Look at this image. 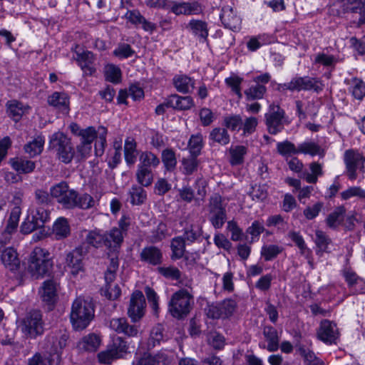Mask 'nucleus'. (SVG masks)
I'll return each mask as SVG.
<instances>
[{
    "mask_svg": "<svg viewBox=\"0 0 365 365\" xmlns=\"http://www.w3.org/2000/svg\"><path fill=\"white\" fill-rule=\"evenodd\" d=\"M51 195L64 208L73 209L78 207L86 210L94 206L95 201L88 194L79 195L77 191L70 189L65 181L54 185L50 190Z\"/></svg>",
    "mask_w": 365,
    "mask_h": 365,
    "instance_id": "nucleus-1",
    "label": "nucleus"
},
{
    "mask_svg": "<svg viewBox=\"0 0 365 365\" xmlns=\"http://www.w3.org/2000/svg\"><path fill=\"white\" fill-rule=\"evenodd\" d=\"M52 267L53 262L49 252L45 249L35 247L28 260L27 270L31 277L35 279L42 278L49 274Z\"/></svg>",
    "mask_w": 365,
    "mask_h": 365,
    "instance_id": "nucleus-2",
    "label": "nucleus"
},
{
    "mask_svg": "<svg viewBox=\"0 0 365 365\" xmlns=\"http://www.w3.org/2000/svg\"><path fill=\"white\" fill-rule=\"evenodd\" d=\"M94 317V307L91 301L77 298L72 304L71 322L75 330H83Z\"/></svg>",
    "mask_w": 365,
    "mask_h": 365,
    "instance_id": "nucleus-3",
    "label": "nucleus"
},
{
    "mask_svg": "<svg viewBox=\"0 0 365 365\" xmlns=\"http://www.w3.org/2000/svg\"><path fill=\"white\" fill-rule=\"evenodd\" d=\"M194 304L192 295L185 289L175 292L169 302V312L177 319L186 317Z\"/></svg>",
    "mask_w": 365,
    "mask_h": 365,
    "instance_id": "nucleus-4",
    "label": "nucleus"
},
{
    "mask_svg": "<svg viewBox=\"0 0 365 365\" xmlns=\"http://www.w3.org/2000/svg\"><path fill=\"white\" fill-rule=\"evenodd\" d=\"M207 209L211 225L215 229L222 228L227 220V212L221 195L217 193L212 195L209 199Z\"/></svg>",
    "mask_w": 365,
    "mask_h": 365,
    "instance_id": "nucleus-5",
    "label": "nucleus"
},
{
    "mask_svg": "<svg viewBox=\"0 0 365 365\" xmlns=\"http://www.w3.org/2000/svg\"><path fill=\"white\" fill-rule=\"evenodd\" d=\"M50 144L55 150L59 160L66 164L71 162L75 152L70 138L62 133H56L53 135Z\"/></svg>",
    "mask_w": 365,
    "mask_h": 365,
    "instance_id": "nucleus-6",
    "label": "nucleus"
},
{
    "mask_svg": "<svg viewBox=\"0 0 365 365\" xmlns=\"http://www.w3.org/2000/svg\"><path fill=\"white\" fill-rule=\"evenodd\" d=\"M88 252V247L83 243L66 254L65 268L73 277L85 271L83 259Z\"/></svg>",
    "mask_w": 365,
    "mask_h": 365,
    "instance_id": "nucleus-7",
    "label": "nucleus"
},
{
    "mask_svg": "<svg viewBox=\"0 0 365 365\" xmlns=\"http://www.w3.org/2000/svg\"><path fill=\"white\" fill-rule=\"evenodd\" d=\"M22 332L31 338H36L43 333L42 314L38 310L29 312L21 320L20 324Z\"/></svg>",
    "mask_w": 365,
    "mask_h": 365,
    "instance_id": "nucleus-8",
    "label": "nucleus"
},
{
    "mask_svg": "<svg viewBox=\"0 0 365 365\" xmlns=\"http://www.w3.org/2000/svg\"><path fill=\"white\" fill-rule=\"evenodd\" d=\"M264 117L267 130L271 135H276L284 129L285 112L279 105H269Z\"/></svg>",
    "mask_w": 365,
    "mask_h": 365,
    "instance_id": "nucleus-9",
    "label": "nucleus"
},
{
    "mask_svg": "<svg viewBox=\"0 0 365 365\" xmlns=\"http://www.w3.org/2000/svg\"><path fill=\"white\" fill-rule=\"evenodd\" d=\"M146 302L141 291L135 290L130 296L127 314L131 322H140L145 314Z\"/></svg>",
    "mask_w": 365,
    "mask_h": 365,
    "instance_id": "nucleus-10",
    "label": "nucleus"
},
{
    "mask_svg": "<svg viewBox=\"0 0 365 365\" xmlns=\"http://www.w3.org/2000/svg\"><path fill=\"white\" fill-rule=\"evenodd\" d=\"M344 160L346 165L347 175L351 180L357 178L356 170L364 173L365 158L359 152L350 149L345 151Z\"/></svg>",
    "mask_w": 365,
    "mask_h": 365,
    "instance_id": "nucleus-11",
    "label": "nucleus"
},
{
    "mask_svg": "<svg viewBox=\"0 0 365 365\" xmlns=\"http://www.w3.org/2000/svg\"><path fill=\"white\" fill-rule=\"evenodd\" d=\"M237 308V302L232 299H225L217 304L208 306L207 315L212 319H226L233 314Z\"/></svg>",
    "mask_w": 365,
    "mask_h": 365,
    "instance_id": "nucleus-12",
    "label": "nucleus"
},
{
    "mask_svg": "<svg viewBox=\"0 0 365 365\" xmlns=\"http://www.w3.org/2000/svg\"><path fill=\"white\" fill-rule=\"evenodd\" d=\"M317 334L318 339L328 345L336 344L339 335L336 324L328 319L321 322Z\"/></svg>",
    "mask_w": 365,
    "mask_h": 365,
    "instance_id": "nucleus-13",
    "label": "nucleus"
},
{
    "mask_svg": "<svg viewBox=\"0 0 365 365\" xmlns=\"http://www.w3.org/2000/svg\"><path fill=\"white\" fill-rule=\"evenodd\" d=\"M223 26L233 31H237L241 28L242 19L237 11L231 6H225L222 8L220 15Z\"/></svg>",
    "mask_w": 365,
    "mask_h": 365,
    "instance_id": "nucleus-14",
    "label": "nucleus"
},
{
    "mask_svg": "<svg viewBox=\"0 0 365 365\" xmlns=\"http://www.w3.org/2000/svg\"><path fill=\"white\" fill-rule=\"evenodd\" d=\"M262 334L267 344H259V347L270 352L277 351L279 348L280 341V334L278 331L271 325H264L262 327Z\"/></svg>",
    "mask_w": 365,
    "mask_h": 365,
    "instance_id": "nucleus-15",
    "label": "nucleus"
},
{
    "mask_svg": "<svg viewBox=\"0 0 365 365\" xmlns=\"http://www.w3.org/2000/svg\"><path fill=\"white\" fill-rule=\"evenodd\" d=\"M167 10L170 11L175 15L198 14L202 11L200 6L196 2H177L173 1H169Z\"/></svg>",
    "mask_w": 365,
    "mask_h": 365,
    "instance_id": "nucleus-16",
    "label": "nucleus"
},
{
    "mask_svg": "<svg viewBox=\"0 0 365 365\" xmlns=\"http://www.w3.org/2000/svg\"><path fill=\"white\" fill-rule=\"evenodd\" d=\"M292 84L294 91H297L314 90L318 93L322 90V84L320 81L309 76L295 77L292 78Z\"/></svg>",
    "mask_w": 365,
    "mask_h": 365,
    "instance_id": "nucleus-17",
    "label": "nucleus"
},
{
    "mask_svg": "<svg viewBox=\"0 0 365 365\" xmlns=\"http://www.w3.org/2000/svg\"><path fill=\"white\" fill-rule=\"evenodd\" d=\"M163 252L157 247L148 246L144 247L140 253V259L142 262L156 266L163 262Z\"/></svg>",
    "mask_w": 365,
    "mask_h": 365,
    "instance_id": "nucleus-18",
    "label": "nucleus"
},
{
    "mask_svg": "<svg viewBox=\"0 0 365 365\" xmlns=\"http://www.w3.org/2000/svg\"><path fill=\"white\" fill-rule=\"evenodd\" d=\"M125 18L135 26L141 25L142 29L148 32L153 33L156 30V25L148 21L138 10H129L126 12Z\"/></svg>",
    "mask_w": 365,
    "mask_h": 365,
    "instance_id": "nucleus-19",
    "label": "nucleus"
},
{
    "mask_svg": "<svg viewBox=\"0 0 365 365\" xmlns=\"http://www.w3.org/2000/svg\"><path fill=\"white\" fill-rule=\"evenodd\" d=\"M6 113L9 118L19 122L22 116L28 113L29 106L17 100H11L6 103Z\"/></svg>",
    "mask_w": 365,
    "mask_h": 365,
    "instance_id": "nucleus-20",
    "label": "nucleus"
},
{
    "mask_svg": "<svg viewBox=\"0 0 365 365\" xmlns=\"http://www.w3.org/2000/svg\"><path fill=\"white\" fill-rule=\"evenodd\" d=\"M169 360L166 354L158 353L153 356L144 353L143 356H136L132 365H168Z\"/></svg>",
    "mask_w": 365,
    "mask_h": 365,
    "instance_id": "nucleus-21",
    "label": "nucleus"
},
{
    "mask_svg": "<svg viewBox=\"0 0 365 365\" xmlns=\"http://www.w3.org/2000/svg\"><path fill=\"white\" fill-rule=\"evenodd\" d=\"M1 259L4 266L11 271L16 270L20 267V259L16 250L13 247H6L1 255Z\"/></svg>",
    "mask_w": 365,
    "mask_h": 365,
    "instance_id": "nucleus-22",
    "label": "nucleus"
},
{
    "mask_svg": "<svg viewBox=\"0 0 365 365\" xmlns=\"http://www.w3.org/2000/svg\"><path fill=\"white\" fill-rule=\"evenodd\" d=\"M194 106V101L190 96H180L173 94L167 99V107L177 110H189Z\"/></svg>",
    "mask_w": 365,
    "mask_h": 365,
    "instance_id": "nucleus-23",
    "label": "nucleus"
},
{
    "mask_svg": "<svg viewBox=\"0 0 365 365\" xmlns=\"http://www.w3.org/2000/svg\"><path fill=\"white\" fill-rule=\"evenodd\" d=\"M40 293L43 302L48 304H53L58 298L56 282L52 279L45 281L43 283Z\"/></svg>",
    "mask_w": 365,
    "mask_h": 365,
    "instance_id": "nucleus-24",
    "label": "nucleus"
},
{
    "mask_svg": "<svg viewBox=\"0 0 365 365\" xmlns=\"http://www.w3.org/2000/svg\"><path fill=\"white\" fill-rule=\"evenodd\" d=\"M173 81L176 90L182 93H191L195 88V80L186 75H177Z\"/></svg>",
    "mask_w": 365,
    "mask_h": 365,
    "instance_id": "nucleus-25",
    "label": "nucleus"
},
{
    "mask_svg": "<svg viewBox=\"0 0 365 365\" xmlns=\"http://www.w3.org/2000/svg\"><path fill=\"white\" fill-rule=\"evenodd\" d=\"M188 26L192 34L197 36L200 42L205 43L207 41L209 29L205 21L192 19L189 22Z\"/></svg>",
    "mask_w": 365,
    "mask_h": 365,
    "instance_id": "nucleus-26",
    "label": "nucleus"
},
{
    "mask_svg": "<svg viewBox=\"0 0 365 365\" xmlns=\"http://www.w3.org/2000/svg\"><path fill=\"white\" fill-rule=\"evenodd\" d=\"M101 344V339L95 334L83 336L78 343V349L83 351H96Z\"/></svg>",
    "mask_w": 365,
    "mask_h": 365,
    "instance_id": "nucleus-27",
    "label": "nucleus"
},
{
    "mask_svg": "<svg viewBox=\"0 0 365 365\" xmlns=\"http://www.w3.org/2000/svg\"><path fill=\"white\" fill-rule=\"evenodd\" d=\"M298 154L309 155L311 156H324V150L314 141H304L297 145Z\"/></svg>",
    "mask_w": 365,
    "mask_h": 365,
    "instance_id": "nucleus-28",
    "label": "nucleus"
},
{
    "mask_svg": "<svg viewBox=\"0 0 365 365\" xmlns=\"http://www.w3.org/2000/svg\"><path fill=\"white\" fill-rule=\"evenodd\" d=\"M298 354L304 359L307 365H324V362L319 359L313 351L302 343H298L296 345Z\"/></svg>",
    "mask_w": 365,
    "mask_h": 365,
    "instance_id": "nucleus-29",
    "label": "nucleus"
},
{
    "mask_svg": "<svg viewBox=\"0 0 365 365\" xmlns=\"http://www.w3.org/2000/svg\"><path fill=\"white\" fill-rule=\"evenodd\" d=\"M53 233L56 240L66 238L71 233L68 222L65 217L58 218L53 225Z\"/></svg>",
    "mask_w": 365,
    "mask_h": 365,
    "instance_id": "nucleus-30",
    "label": "nucleus"
},
{
    "mask_svg": "<svg viewBox=\"0 0 365 365\" xmlns=\"http://www.w3.org/2000/svg\"><path fill=\"white\" fill-rule=\"evenodd\" d=\"M160 159L150 151H144L140 154L138 167L145 169L155 168L160 164Z\"/></svg>",
    "mask_w": 365,
    "mask_h": 365,
    "instance_id": "nucleus-31",
    "label": "nucleus"
},
{
    "mask_svg": "<svg viewBox=\"0 0 365 365\" xmlns=\"http://www.w3.org/2000/svg\"><path fill=\"white\" fill-rule=\"evenodd\" d=\"M11 164L17 173L23 174L30 173L36 168L35 162L21 158L11 159Z\"/></svg>",
    "mask_w": 365,
    "mask_h": 365,
    "instance_id": "nucleus-32",
    "label": "nucleus"
},
{
    "mask_svg": "<svg viewBox=\"0 0 365 365\" xmlns=\"http://www.w3.org/2000/svg\"><path fill=\"white\" fill-rule=\"evenodd\" d=\"M209 139L213 143H217L220 145H226L230 141V137L227 129L220 127L215 128L210 131Z\"/></svg>",
    "mask_w": 365,
    "mask_h": 365,
    "instance_id": "nucleus-33",
    "label": "nucleus"
},
{
    "mask_svg": "<svg viewBox=\"0 0 365 365\" xmlns=\"http://www.w3.org/2000/svg\"><path fill=\"white\" fill-rule=\"evenodd\" d=\"M118 359L123 358L128 353V346L127 342L120 336L113 339L112 343L107 346Z\"/></svg>",
    "mask_w": 365,
    "mask_h": 365,
    "instance_id": "nucleus-34",
    "label": "nucleus"
},
{
    "mask_svg": "<svg viewBox=\"0 0 365 365\" xmlns=\"http://www.w3.org/2000/svg\"><path fill=\"white\" fill-rule=\"evenodd\" d=\"M346 209L343 206H339L331 212L326 219L327 225L331 229L336 228L344 220Z\"/></svg>",
    "mask_w": 365,
    "mask_h": 365,
    "instance_id": "nucleus-35",
    "label": "nucleus"
},
{
    "mask_svg": "<svg viewBox=\"0 0 365 365\" xmlns=\"http://www.w3.org/2000/svg\"><path fill=\"white\" fill-rule=\"evenodd\" d=\"M44 142V138L38 135L24 145V150L30 157H34L41 153L43 149Z\"/></svg>",
    "mask_w": 365,
    "mask_h": 365,
    "instance_id": "nucleus-36",
    "label": "nucleus"
},
{
    "mask_svg": "<svg viewBox=\"0 0 365 365\" xmlns=\"http://www.w3.org/2000/svg\"><path fill=\"white\" fill-rule=\"evenodd\" d=\"M124 235L120 229L113 227L105 234V245L111 247L113 242L115 247H119L123 241Z\"/></svg>",
    "mask_w": 365,
    "mask_h": 365,
    "instance_id": "nucleus-37",
    "label": "nucleus"
},
{
    "mask_svg": "<svg viewBox=\"0 0 365 365\" xmlns=\"http://www.w3.org/2000/svg\"><path fill=\"white\" fill-rule=\"evenodd\" d=\"M172 259H179L182 258L185 252V242L182 237H176L171 242Z\"/></svg>",
    "mask_w": 365,
    "mask_h": 365,
    "instance_id": "nucleus-38",
    "label": "nucleus"
},
{
    "mask_svg": "<svg viewBox=\"0 0 365 365\" xmlns=\"http://www.w3.org/2000/svg\"><path fill=\"white\" fill-rule=\"evenodd\" d=\"M267 92V88L262 84H255L244 91L247 101L262 99Z\"/></svg>",
    "mask_w": 365,
    "mask_h": 365,
    "instance_id": "nucleus-39",
    "label": "nucleus"
},
{
    "mask_svg": "<svg viewBox=\"0 0 365 365\" xmlns=\"http://www.w3.org/2000/svg\"><path fill=\"white\" fill-rule=\"evenodd\" d=\"M230 160L232 165H237L244 163V157L247 154V148L243 145H237L230 148Z\"/></svg>",
    "mask_w": 365,
    "mask_h": 365,
    "instance_id": "nucleus-40",
    "label": "nucleus"
},
{
    "mask_svg": "<svg viewBox=\"0 0 365 365\" xmlns=\"http://www.w3.org/2000/svg\"><path fill=\"white\" fill-rule=\"evenodd\" d=\"M143 186L133 185L129 190L130 202L133 205H141L146 200L147 195Z\"/></svg>",
    "mask_w": 365,
    "mask_h": 365,
    "instance_id": "nucleus-41",
    "label": "nucleus"
},
{
    "mask_svg": "<svg viewBox=\"0 0 365 365\" xmlns=\"http://www.w3.org/2000/svg\"><path fill=\"white\" fill-rule=\"evenodd\" d=\"M197 156L190 155L187 158H184L182 160V169L183 174L186 175H190L197 171L199 160H197Z\"/></svg>",
    "mask_w": 365,
    "mask_h": 365,
    "instance_id": "nucleus-42",
    "label": "nucleus"
},
{
    "mask_svg": "<svg viewBox=\"0 0 365 365\" xmlns=\"http://www.w3.org/2000/svg\"><path fill=\"white\" fill-rule=\"evenodd\" d=\"M135 175L138 182L143 187L150 186L153 181L152 169H145L138 167Z\"/></svg>",
    "mask_w": 365,
    "mask_h": 365,
    "instance_id": "nucleus-43",
    "label": "nucleus"
},
{
    "mask_svg": "<svg viewBox=\"0 0 365 365\" xmlns=\"http://www.w3.org/2000/svg\"><path fill=\"white\" fill-rule=\"evenodd\" d=\"M203 147V138L201 133L192 135L188 142V149L190 155L198 156Z\"/></svg>",
    "mask_w": 365,
    "mask_h": 365,
    "instance_id": "nucleus-44",
    "label": "nucleus"
},
{
    "mask_svg": "<svg viewBox=\"0 0 365 365\" xmlns=\"http://www.w3.org/2000/svg\"><path fill=\"white\" fill-rule=\"evenodd\" d=\"M161 158L166 170L173 171L175 170L177 165V159L175 153L172 149L167 148L163 150Z\"/></svg>",
    "mask_w": 365,
    "mask_h": 365,
    "instance_id": "nucleus-45",
    "label": "nucleus"
},
{
    "mask_svg": "<svg viewBox=\"0 0 365 365\" xmlns=\"http://www.w3.org/2000/svg\"><path fill=\"white\" fill-rule=\"evenodd\" d=\"M48 103L56 108H68L69 101L64 93L55 92L48 98Z\"/></svg>",
    "mask_w": 365,
    "mask_h": 365,
    "instance_id": "nucleus-46",
    "label": "nucleus"
},
{
    "mask_svg": "<svg viewBox=\"0 0 365 365\" xmlns=\"http://www.w3.org/2000/svg\"><path fill=\"white\" fill-rule=\"evenodd\" d=\"M163 327L158 324L154 327L150 331V337L148 341V348H154L157 345H159L160 343L163 341Z\"/></svg>",
    "mask_w": 365,
    "mask_h": 365,
    "instance_id": "nucleus-47",
    "label": "nucleus"
},
{
    "mask_svg": "<svg viewBox=\"0 0 365 365\" xmlns=\"http://www.w3.org/2000/svg\"><path fill=\"white\" fill-rule=\"evenodd\" d=\"M365 6V0H346L341 8L344 13L359 14Z\"/></svg>",
    "mask_w": 365,
    "mask_h": 365,
    "instance_id": "nucleus-48",
    "label": "nucleus"
},
{
    "mask_svg": "<svg viewBox=\"0 0 365 365\" xmlns=\"http://www.w3.org/2000/svg\"><path fill=\"white\" fill-rule=\"evenodd\" d=\"M277 150L284 157L298 155L297 146L287 140L278 143L277 144Z\"/></svg>",
    "mask_w": 365,
    "mask_h": 365,
    "instance_id": "nucleus-49",
    "label": "nucleus"
},
{
    "mask_svg": "<svg viewBox=\"0 0 365 365\" xmlns=\"http://www.w3.org/2000/svg\"><path fill=\"white\" fill-rule=\"evenodd\" d=\"M284 250L282 247L277 245H264L262 247L261 255L265 261H270L276 258Z\"/></svg>",
    "mask_w": 365,
    "mask_h": 365,
    "instance_id": "nucleus-50",
    "label": "nucleus"
},
{
    "mask_svg": "<svg viewBox=\"0 0 365 365\" xmlns=\"http://www.w3.org/2000/svg\"><path fill=\"white\" fill-rule=\"evenodd\" d=\"M315 235V243L319 249L317 253L327 252L328 245L331 243V240L322 230H316Z\"/></svg>",
    "mask_w": 365,
    "mask_h": 365,
    "instance_id": "nucleus-51",
    "label": "nucleus"
},
{
    "mask_svg": "<svg viewBox=\"0 0 365 365\" xmlns=\"http://www.w3.org/2000/svg\"><path fill=\"white\" fill-rule=\"evenodd\" d=\"M68 336L66 334H62L58 339V344H53V355H51L53 359L48 360L49 365H56L59 361V351L62 350L66 346ZM54 343L53 341H52Z\"/></svg>",
    "mask_w": 365,
    "mask_h": 365,
    "instance_id": "nucleus-52",
    "label": "nucleus"
},
{
    "mask_svg": "<svg viewBox=\"0 0 365 365\" xmlns=\"http://www.w3.org/2000/svg\"><path fill=\"white\" fill-rule=\"evenodd\" d=\"M74 51L76 53L74 59L78 62L80 66H83V63L94 62V56L92 52L89 51H81V48L78 45L75 46Z\"/></svg>",
    "mask_w": 365,
    "mask_h": 365,
    "instance_id": "nucleus-53",
    "label": "nucleus"
},
{
    "mask_svg": "<svg viewBox=\"0 0 365 365\" xmlns=\"http://www.w3.org/2000/svg\"><path fill=\"white\" fill-rule=\"evenodd\" d=\"M158 272L166 279L178 280L181 278V272L174 266L158 267Z\"/></svg>",
    "mask_w": 365,
    "mask_h": 365,
    "instance_id": "nucleus-54",
    "label": "nucleus"
},
{
    "mask_svg": "<svg viewBox=\"0 0 365 365\" xmlns=\"http://www.w3.org/2000/svg\"><path fill=\"white\" fill-rule=\"evenodd\" d=\"M167 225L163 222H160L157 227L152 231L149 237L150 242L152 243L159 242L167 237Z\"/></svg>",
    "mask_w": 365,
    "mask_h": 365,
    "instance_id": "nucleus-55",
    "label": "nucleus"
},
{
    "mask_svg": "<svg viewBox=\"0 0 365 365\" xmlns=\"http://www.w3.org/2000/svg\"><path fill=\"white\" fill-rule=\"evenodd\" d=\"M85 241L87 244L98 248L103 244L105 245V234L101 235L95 230L89 231L85 238Z\"/></svg>",
    "mask_w": 365,
    "mask_h": 365,
    "instance_id": "nucleus-56",
    "label": "nucleus"
},
{
    "mask_svg": "<svg viewBox=\"0 0 365 365\" xmlns=\"http://www.w3.org/2000/svg\"><path fill=\"white\" fill-rule=\"evenodd\" d=\"M202 235V229L198 225H191L190 227L185 229L182 238L185 239V242H194L197 240Z\"/></svg>",
    "mask_w": 365,
    "mask_h": 365,
    "instance_id": "nucleus-57",
    "label": "nucleus"
},
{
    "mask_svg": "<svg viewBox=\"0 0 365 365\" xmlns=\"http://www.w3.org/2000/svg\"><path fill=\"white\" fill-rule=\"evenodd\" d=\"M98 133L99 136L95 143V152L96 155L101 156L106 145L107 129L103 126H101L98 128Z\"/></svg>",
    "mask_w": 365,
    "mask_h": 365,
    "instance_id": "nucleus-58",
    "label": "nucleus"
},
{
    "mask_svg": "<svg viewBox=\"0 0 365 365\" xmlns=\"http://www.w3.org/2000/svg\"><path fill=\"white\" fill-rule=\"evenodd\" d=\"M105 77L108 81L118 83L121 78L120 69L113 64L108 65L105 68Z\"/></svg>",
    "mask_w": 365,
    "mask_h": 365,
    "instance_id": "nucleus-59",
    "label": "nucleus"
},
{
    "mask_svg": "<svg viewBox=\"0 0 365 365\" xmlns=\"http://www.w3.org/2000/svg\"><path fill=\"white\" fill-rule=\"evenodd\" d=\"M120 294L121 290L118 284L106 285L104 288L101 289V294L110 300L117 299L120 296Z\"/></svg>",
    "mask_w": 365,
    "mask_h": 365,
    "instance_id": "nucleus-60",
    "label": "nucleus"
},
{
    "mask_svg": "<svg viewBox=\"0 0 365 365\" xmlns=\"http://www.w3.org/2000/svg\"><path fill=\"white\" fill-rule=\"evenodd\" d=\"M242 81L243 79L242 78L235 75L231 76L230 77L225 79L226 84L232 88V91L240 98H241L242 96L240 89V84Z\"/></svg>",
    "mask_w": 365,
    "mask_h": 365,
    "instance_id": "nucleus-61",
    "label": "nucleus"
},
{
    "mask_svg": "<svg viewBox=\"0 0 365 365\" xmlns=\"http://www.w3.org/2000/svg\"><path fill=\"white\" fill-rule=\"evenodd\" d=\"M353 89L352 94L355 98L361 100L365 96V83L359 78L352 79Z\"/></svg>",
    "mask_w": 365,
    "mask_h": 365,
    "instance_id": "nucleus-62",
    "label": "nucleus"
},
{
    "mask_svg": "<svg viewBox=\"0 0 365 365\" xmlns=\"http://www.w3.org/2000/svg\"><path fill=\"white\" fill-rule=\"evenodd\" d=\"M242 125V118L239 115L226 116L223 119V125L232 130H236Z\"/></svg>",
    "mask_w": 365,
    "mask_h": 365,
    "instance_id": "nucleus-63",
    "label": "nucleus"
},
{
    "mask_svg": "<svg viewBox=\"0 0 365 365\" xmlns=\"http://www.w3.org/2000/svg\"><path fill=\"white\" fill-rule=\"evenodd\" d=\"M135 53V51L128 43H120L113 51V55L119 57L127 58L132 56Z\"/></svg>",
    "mask_w": 365,
    "mask_h": 365,
    "instance_id": "nucleus-64",
    "label": "nucleus"
}]
</instances>
